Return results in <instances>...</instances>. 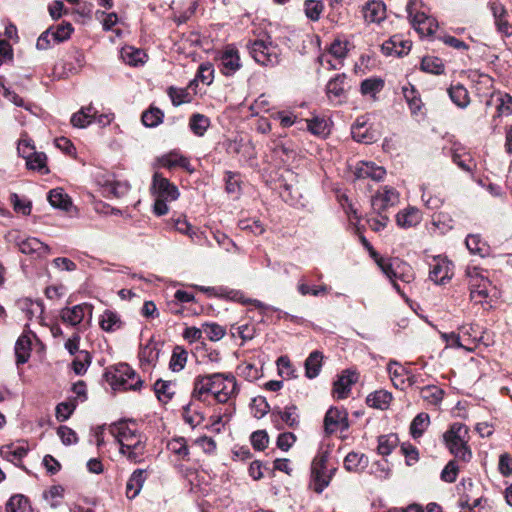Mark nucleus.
I'll use <instances>...</instances> for the list:
<instances>
[{
	"instance_id": "f257e3e1",
	"label": "nucleus",
	"mask_w": 512,
	"mask_h": 512,
	"mask_svg": "<svg viewBox=\"0 0 512 512\" xmlns=\"http://www.w3.org/2000/svg\"><path fill=\"white\" fill-rule=\"evenodd\" d=\"M212 394L218 403H227L238 394L236 378L232 373L198 375L193 382L192 399L204 401Z\"/></svg>"
},
{
	"instance_id": "f03ea898",
	"label": "nucleus",
	"mask_w": 512,
	"mask_h": 512,
	"mask_svg": "<svg viewBox=\"0 0 512 512\" xmlns=\"http://www.w3.org/2000/svg\"><path fill=\"white\" fill-rule=\"evenodd\" d=\"M109 432L120 445V453L132 463L142 461L146 451V438L126 421H119L109 426Z\"/></svg>"
},
{
	"instance_id": "7ed1b4c3",
	"label": "nucleus",
	"mask_w": 512,
	"mask_h": 512,
	"mask_svg": "<svg viewBox=\"0 0 512 512\" xmlns=\"http://www.w3.org/2000/svg\"><path fill=\"white\" fill-rule=\"evenodd\" d=\"M246 48L249 55L261 66L272 68L281 62L282 50L269 35L265 34L261 38L248 40Z\"/></svg>"
},
{
	"instance_id": "20e7f679",
	"label": "nucleus",
	"mask_w": 512,
	"mask_h": 512,
	"mask_svg": "<svg viewBox=\"0 0 512 512\" xmlns=\"http://www.w3.org/2000/svg\"><path fill=\"white\" fill-rule=\"evenodd\" d=\"M468 440L469 429L460 422L451 424L443 434V442L446 448L455 458L463 462H469L472 459V451L468 446Z\"/></svg>"
},
{
	"instance_id": "39448f33",
	"label": "nucleus",
	"mask_w": 512,
	"mask_h": 512,
	"mask_svg": "<svg viewBox=\"0 0 512 512\" xmlns=\"http://www.w3.org/2000/svg\"><path fill=\"white\" fill-rule=\"evenodd\" d=\"M377 265L382 272L390 279L393 283V287L399 294H403L400 285L396 280H401L405 283H410L414 279V274L411 266L402 261L401 259L395 258H379L377 259Z\"/></svg>"
},
{
	"instance_id": "423d86ee",
	"label": "nucleus",
	"mask_w": 512,
	"mask_h": 512,
	"mask_svg": "<svg viewBox=\"0 0 512 512\" xmlns=\"http://www.w3.org/2000/svg\"><path fill=\"white\" fill-rule=\"evenodd\" d=\"M106 375L114 389L137 390L143 383L136 372L126 363L117 364Z\"/></svg>"
},
{
	"instance_id": "0eeeda50",
	"label": "nucleus",
	"mask_w": 512,
	"mask_h": 512,
	"mask_svg": "<svg viewBox=\"0 0 512 512\" xmlns=\"http://www.w3.org/2000/svg\"><path fill=\"white\" fill-rule=\"evenodd\" d=\"M328 453H319L313 460L311 465V481L310 488L316 493L320 494L329 485L333 472V468L330 473H327Z\"/></svg>"
},
{
	"instance_id": "6e6552de",
	"label": "nucleus",
	"mask_w": 512,
	"mask_h": 512,
	"mask_svg": "<svg viewBox=\"0 0 512 512\" xmlns=\"http://www.w3.org/2000/svg\"><path fill=\"white\" fill-rule=\"evenodd\" d=\"M197 288L207 294L208 296H216L220 298H227L237 302H242L245 304H253L258 309L262 310L264 313L265 310L270 309V306L264 304L263 302L257 299H245L242 292L234 289H228L227 287L219 286V287H206V286H197Z\"/></svg>"
},
{
	"instance_id": "1a4fd4ad",
	"label": "nucleus",
	"mask_w": 512,
	"mask_h": 512,
	"mask_svg": "<svg viewBox=\"0 0 512 512\" xmlns=\"http://www.w3.org/2000/svg\"><path fill=\"white\" fill-rule=\"evenodd\" d=\"M150 190L157 198L170 201L176 200L180 195L178 188L158 172L153 175Z\"/></svg>"
},
{
	"instance_id": "9d476101",
	"label": "nucleus",
	"mask_w": 512,
	"mask_h": 512,
	"mask_svg": "<svg viewBox=\"0 0 512 512\" xmlns=\"http://www.w3.org/2000/svg\"><path fill=\"white\" fill-rule=\"evenodd\" d=\"M349 427L348 413L343 408L330 407L324 417V429L327 434L338 430L344 431Z\"/></svg>"
},
{
	"instance_id": "9b49d317",
	"label": "nucleus",
	"mask_w": 512,
	"mask_h": 512,
	"mask_svg": "<svg viewBox=\"0 0 512 512\" xmlns=\"http://www.w3.org/2000/svg\"><path fill=\"white\" fill-rule=\"evenodd\" d=\"M398 202L399 193L393 187L384 186L372 197L371 206L374 212L381 214Z\"/></svg>"
},
{
	"instance_id": "f8f14e48",
	"label": "nucleus",
	"mask_w": 512,
	"mask_h": 512,
	"mask_svg": "<svg viewBox=\"0 0 512 512\" xmlns=\"http://www.w3.org/2000/svg\"><path fill=\"white\" fill-rule=\"evenodd\" d=\"M15 244L21 253L31 255L34 258H42L50 253L49 246L35 237L18 236L15 239Z\"/></svg>"
},
{
	"instance_id": "ddd939ff",
	"label": "nucleus",
	"mask_w": 512,
	"mask_h": 512,
	"mask_svg": "<svg viewBox=\"0 0 512 512\" xmlns=\"http://www.w3.org/2000/svg\"><path fill=\"white\" fill-rule=\"evenodd\" d=\"M413 3L409 2L406 6L409 17L411 18L412 26L419 33L420 36H431L438 28L437 21L427 16L425 13H416L412 15Z\"/></svg>"
},
{
	"instance_id": "4468645a",
	"label": "nucleus",
	"mask_w": 512,
	"mask_h": 512,
	"mask_svg": "<svg viewBox=\"0 0 512 512\" xmlns=\"http://www.w3.org/2000/svg\"><path fill=\"white\" fill-rule=\"evenodd\" d=\"M86 314L90 317L92 315V306L87 303L64 307L59 312L61 321L72 327L78 326L83 321Z\"/></svg>"
},
{
	"instance_id": "2eb2a0df",
	"label": "nucleus",
	"mask_w": 512,
	"mask_h": 512,
	"mask_svg": "<svg viewBox=\"0 0 512 512\" xmlns=\"http://www.w3.org/2000/svg\"><path fill=\"white\" fill-rule=\"evenodd\" d=\"M242 67L238 50L227 46L220 56V71L223 75L233 76Z\"/></svg>"
},
{
	"instance_id": "dca6fc26",
	"label": "nucleus",
	"mask_w": 512,
	"mask_h": 512,
	"mask_svg": "<svg viewBox=\"0 0 512 512\" xmlns=\"http://www.w3.org/2000/svg\"><path fill=\"white\" fill-rule=\"evenodd\" d=\"M453 276V264L446 258L436 257L431 264L429 278L436 284H444Z\"/></svg>"
},
{
	"instance_id": "f3484780",
	"label": "nucleus",
	"mask_w": 512,
	"mask_h": 512,
	"mask_svg": "<svg viewBox=\"0 0 512 512\" xmlns=\"http://www.w3.org/2000/svg\"><path fill=\"white\" fill-rule=\"evenodd\" d=\"M472 274L470 271L468 272V275L470 276V298L475 303H482L489 295L488 293V286L490 285V281L480 276L477 268L473 269Z\"/></svg>"
},
{
	"instance_id": "a211bd4d",
	"label": "nucleus",
	"mask_w": 512,
	"mask_h": 512,
	"mask_svg": "<svg viewBox=\"0 0 512 512\" xmlns=\"http://www.w3.org/2000/svg\"><path fill=\"white\" fill-rule=\"evenodd\" d=\"M358 380V374L355 371L346 369L333 384V393L337 399H345L351 392V387Z\"/></svg>"
},
{
	"instance_id": "6ab92c4d",
	"label": "nucleus",
	"mask_w": 512,
	"mask_h": 512,
	"mask_svg": "<svg viewBox=\"0 0 512 512\" xmlns=\"http://www.w3.org/2000/svg\"><path fill=\"white\" fill-rule=\"evenodd\" d=\"M412 43L401 35H393L382 44V51L385 55H396L398 57L407 55L411 50Z\"/></svg>"
},
{
	"instance_id": "aec40b11",
	"label": "nucleus",
	"mask_w": 512,
	"mask_h": 512,
	"mask_svg": "<svg viewBox=\"0 0 512 512\" xmlns=\"http://www.w3.org/2000/svg\"><path fill=\"white\" fill-rule=\"evenodd\" d=\"M386 170L382 166H377L374 162H359L355 169V176L358 179L370 178L374 181L383 180Z\"/></svg>"
},
{
	"instance_id": "412c9836",
	"label": "nucleus",
	"mask_w": 512,
	"mask_h": 512,
	"mask_svg": "<svg viewBox=\"0 0 512 512\" xmlns=\"http://www.w3.org/2000/svg\"><path fill=\"white\" fill-rule=\"evenodd\" d=\"M362 12L367 23H380L386 18V5L383 1L371 0L364 5Z\"/></svg>"
},
{
	"instance_id": "4be33fe9",
	"label": "nucleus",
	"mask_w": 512,
	"mask_h": 512,
	"mask_svg": "<svg viewBox=\"0 0 512 512\" xmlns=\"http://www.w3.org/2000/svg\"><path fill=\"white\" fill-rule=\"evenodd\" d=\"M345 74H337L326 85V94L331 101L341 103L346 97Z\"/></svg>"
},
{
	"instance_id": "5701e85b",
	"label": "nucleus",
	"mask_w": 512,
	"mask_h": 512,
	"mask_svg": "<svg viewBox=\"0 0 512 512\" xmlns=\"http://www.w3.org/2000/svg\"><path fill=\"white\" fill-rule=\"evenodd\" d=\"M31 350L32 341L30 335L27 333L21 334L15 343L16 364L18 366L25 364L29 360Z\"/></svg>"
},
{
	"instance_id": "b1692460",
	"label": "nucleus",
	"mask_w": 512,
	"mask_h": 512,
	"mask_svg": "<svg viewBox=\"0 0 512 512\" xmlns=\"http://www.w3.org/2000/svg\"><path fill=\"white\" fill-rule=\"evenodd\" d=\"M146 471L144 469H136L129 477L126 483V496L134 499L141 491L146 480Z\"/></svg>"
},
{
	"instance_id": "393cba45",
	"label": "nucleus",
	"mask_w": 512,
	"mask_h": 512,
	"mask_svg": "<svg viewBox=\"0 0 512 512\" xmlns=\"http://www.w3.org/2000/svg\"><path fill=\"white\" fill-rule=\"evenodd\" d=\"M449 98L460 109H465L470 104V96L464 85L457 83L447 89Z\"/></svg>"
},
{
	"instance_id": "a878e982",
	"label": "nucleus",
	"mask_w": 512,
	"mask_h": 512,
	"mask_svg": "<svg viewBox=\"0 0 512 512\" xmlns=\"http://www.w3.org/2000/svg\"><path fill=\"white\" fill-rule=\"evenodd\" d=\"M422 220L421 212L414 207L400 211L396 215L398 226L402 228H411L418 225Z\"/></svg>"
},
{
	"instance_id": "bb28decb",
	"label": "nucleus",
	"mask_w": 512,
	"mask_h": 512,
	"mask_svg": "<svg viewBox=\"0 0 512 512\" xmlns=\"http://www.w3.org/2000/svg\"><path fill=\"white\" fill-rule=\"evenodd\" d=\"M97 111L91 105L81 108L71 117V124L77 128H86L96 119Z\"/></svg>"
},
{
	"instance_id": "cd10ccee",
	"label": "nucleus",
	"mask_w": 512,
	"mask_h": 512,
	"mask_svg": "<svg viewBox=\"0 0 512 512\" xmlns=\"http://www.w3.org/2000/svg\"><path fill=\"white\" fill-rule=\"evenodd\" d=\"M295 405L286 406L284 410L276 407L272 410V417H279L288 427L297 428L299 426V415Z\"/></svg>"
},
{
	"instance_id": "c85d7f7f",
	"label": "nucleus",
	"mask_w": 512,
	"mask_h": 512,
	"mask_svg": "<svg viewBox=\"0 0 512 512\" xmlns=\"http://www.w3.org/2000/svg\"><path fill=\"white\" fill-rule=\"evenodd\" d=\"M465 244L471 254L486 257L490 253L489 245L481 238L479 234H469L466 237Z\"/></svg>"
},
{
	"instance_id": "c756f323",
	"label": "nucleus",
	"mask_w": 512,
	"mask_h": 512,
	"mask_svg": "<svg viewBox=\"0 0 512 512\" xmlns=\"http://www.w3.org/2000/svg\"><path fill=\"white\" fill-rule=\"evenodd\" d=\"M392 401V394L386 390H378L370 393L366 398L369 407L386 410Z\"/></svg>"
},
{
	"instance_id": "7c9ffc66",
	"label": "nucleus",
	"mask_w": 512,
	"mask_h": 512,
	"mask_svg": "<svg viewBox=\"0 0 512 512\" xmlns=\"http://www.w3.org/2000/svg\"><path fill=\"white\" fill-rule=\"evenodd\" d=\"M121 57L125 63L135 67L143 65L147 60V54L142 49L132 46L124 47L121 51Z\"/></svg>"
},
{
	"instance_id": "2f4dec72",
	"label": "nucleus",
	"mask_w": 512,
	"mask_h": 512,
	"mask_svg": "<svg viewBox=\"0 0 512 512\" xmlns=\"http://www.w3.org/2000/svg\"><path fill=\"white\" fill-rule=\"evenodd\" d=\"M48 201L54 208L68 211L72 202L67 193L62 188L52 189L48 194Z\"/></svg>"
},
{
	"instance_id": "473e14b6",
	"label": "nucleus",
	"mask_w": 512,
	"mask_h": 512,
	"mask_svg": "<svg viewBox=\"0 0 512 512\" xmlns=\"http://www.w3.org/2000/svg\"><path fill=\"white\" fill-rule=\"evenodd\" d=\"M167 450L177 456L179 460H188L190 451L184 437H174L167 443Z\"/></svg>"
},
{
	"instance_id": "72a5a7b5",
	"label": "nucleus",
	"mask_w": 512,
	"mask_h": 512,
	"mask_svg": "<svg viewBox=\"0 0 512 512\" xmlns=\"http://www.w3.org/2000/svg\"><path fill=\"white\" fill-rule=\"evenodd\" d=\"M99 324L102 330L106 332H114L122 327L123 322L116 312L105 310L101 316Z\"/></svg>"
},
{
	"instance_id": "f704fd0d",
	"label": "nucleus",
	"mask_w": 512,
	"mask_h": 512,
	"mask_svg": "<svg viewBox=\"0 0 512 512\" xmlns=\"http://www.w3.org/2000/svg\"><path fill=\"white\" fill-rule=\"evenodd\" d=\"M323 355L319 351H313L305 360V374L309 379L317 377L322 367Z\"/></svg>"
},
{
	"instance_id": "c9c22d12",
	"label": "nucleus",
	"mask_w": 512,
	"mask_h": 512,
	"mask_svg": "<svg viewBox=\"0 0 512 512\" xmlns=\"http://www.w3.org/2000/svg\"><path fill=\"white\" fill-rule=\"evenodd\" d=\"M24 158L26 159L28 169L38 171L41 174H47L49 172L46 165L47 157L44 153L33 152L30 155L24 156Z\"/></svg>"
},
{
	"instance_id": "e433bc0d",
	"label": "nucleus",
	"mask_w": 512,
	"mask_h": 512,
	"mask_svg": "<svg viewBox=\"0 0 512 512\" xmlns=\"http://www.w3.org/2000/svg\"><path fill=\"white\" fill-rule=\"evenodd\" d=\"M402 93L409 105L411 112L416 114L418 111H420L422 107V101L416 88L411 84L405 85L402 87Z\"/></svg>"
},
{
	"instance_id": "4c0bfd02",
	"label": "nucleus",
	"mask_w": 512,
	"mask_h": 512,
	"mask_svg": "<svg viewBox=\"0 0 512 512\" xmlns=\"http://www.w3.org/2000/svg\"><path fill=\"white\" fill-rule=\"evenodd\" d=\"M387 370L394 386L403 389L408 371L396 361H390Z\"/></svg>"
},
{
	"instance_id": "58836bf2",
	"label": "nucleus",
	"mask_w": 512,
	"mask_h": 512,
	"mask_svg": "<svg viewBox=\"0 0 512 512\" xmlns=\"http://www.w3.org/2000/svg\"><path fill=\"white\" fill-rule=\"evenodd\" d=\"M368 465V458L364 454L350 452L344 459V467L348 471H359L366 468Z\"/></svg>"
},
{
	"instance_id": "ea45409f",
	"label": "nucleus",
	"mask_w": 512,
	"mask_h": 512,
	"mask_svg": "<svg viewBox=\"0 0 512 512\" xmlns=\"http://www.w3.org/2000/svg\"><path fill=\"white\" fill-rule=\"evenodd\" d=\"M210 126V119L200 113H195L190 117L189 127L191 131L198 137L205 134Z\"/></svg>"
},
{
	"instance_id": "a19ab883",
	"label": "nucleus",
	"mask_w": 512,
	"mask_h": 512,
	"mask_svg": "<svg viewBox=\"0 0 512 512\" xmlns=\"http://www.w3.org/2000/svg\"><path fill=\"white\" fill-rule=\"evenodd\" d=\"M48 30H52L51 38L53 40V44H59L68 40L74 29L71 23L64 22L57 26H52L48 28Z\"/></svg>"
},
{
	"instance_id": "79ce46f5",
	"label": "nucleus",
	"mask_w": 512,
	"mask_h": 512,
	"mask_svg": "<svg viewBox=\"0 0 512 512\" xmlns=\"http://www.w3.org/2000/svg\"><path fill=\"white\" fill-rule=\"evenodd\" d=\"M421 70L430 74L441 75L444 73L445 66L440 58L426 56L421 61Z\"/></svg>"
},
{
	"instance_id": "37998d69",
	"label": "nucleus",
	"mask_w": 512,
	"mask_h": 512,
	"mask_svg": "<svg viewBox=\"0 0 512 512\" xmlns=\"http://www.w3.org/2000/svg\"><path fill=\"white\" fill-rule=\"evenodd\" d=\"M430 423V417L427 413H419L410 424V433L414 439L421 437Z\"/></svg>"
},
{
	"instance_id": "c03bdc74",
	"label": "nucleus",
	"mask_w": 512,
	"mask_h": 512,
	"mask_svg": "<svg viewBox=\"0 0 512 512\" xmlns=\"http://www.w3.org/2000/svg\"><path fill=\"white\" fill-rule=\"evenodd\" d=\"M173 384L170 381H164L162 379H158L154 383V391L159 401L163 403H167L172 399L174 395V391L172 388Z\"/></svg>"
},
{
	"instance_id": "a18cd8bd",
	"label": "nucleus",
	"mask_w": 512,
	"mask_h": 512,
	"mask_svg": "<svg viewBox=\"0 0 512 512\" xmlns=\"http://www.w3.org/2000/svg\"><path fill=\"white\" fill-rule=\"evenodd\" d=\"M352 138L360 143H372L374 139V134L369 131V129L364 124H359V118L356 123L351 128Z\"/></svg>"
},
{
	"instance_id": "49530a36",
	"label": "nucleus",
	"mask_w": 512,
	"mask_h": 512,
	"mask_svg": "<svg viewBox=\"0 0 512 512\" xmlns=\"http://www.w3.org/2000/svg\"><path fill=\"white\" fill-rule=\"evenodd\" d=\"M420 394L425 401L437 405L443 400L444 391L436 385H426L420 389Z\"/></svg>"
},
{
	"instance_id": "de8ad7c7",
	"label": "nucleus",
	"mask_w": 512,
	"mask_h": 512,
	"mask_svg": "<svg viewBox=\"0 0 512 512\" xmlns=\"http://www.w3.org/2000/svg\"><path fill=\"white\" fill-rule=\"evenodd\" d=\"M452 161L455 163L461 170L473 175L474 170L476 168V163L472 159V157L467 153H459L458 151H454L452 154Z\"/></svg>"
},
{
	"instance_id": "09e8293b",
	"label": "nucleus",
	"mask_w": 512,
	"mask_h": 512,
	"mask_svg": "<svg viewBox=\"0 0 512 512\" xmlns=\"http://www.w3.org/2000/svg\"><path fill=\"white\" fill-rule=\"evenodd\" d=\"M188 353L181 346H176L173 349L172 356L169 362V367L173 372L181 371L187 362Z\"/></svg>"
},
{
	"instance_id": "8fccbe9b",
	"label": "nucleus",
	"mask_w": 512,
	"mask_h": 512,
	"mask_svg": "<svg viewBox=\"0 0 512 512\" xmlns=\"http://www.w3.org/2000/svg\"><path fill=\"white\" fill-rule=\"evenodd\" d=\"M329 288L328 286L326 285H320V286H313V287H310L308 284H307V281H306V278L305 277H301L298 281V284H297V291L302 295V296H306V295H312V296H320V295H323V294H326L328 292Z\"/></svg>"
},
{
	"instance_id": "3c124183",
	"label": "nucleus",
	"mask_w": 512,
	"mask_h": 512,
	"mask_svg": "<svg viewBox=\"0 0 512 512\" xmlns=\"http://www.w3.org/2000/svg\"><path fill=\"white\" fill-rule=\"evenodd\" d=\"M324 10V4L321 0H306L304 2V12L311 21H318Z\"/></svg>"
},
{
	"instance_id": "603ef678",
	"label": "nucleus",
	"mask_w": 512,
	"mask_h": 512,
	"mask_svg": "<svg viewBox=\"0 0 512 512\" xmlns=\"http://www.w3.org/2000/svg\"><path fill=\"white\" fill-rule=\"evenodd\" d=\"M91 363V355L86 350L79 351L78 355L72 362V368L75 374L83 375L87 371Z\"/></svg>"
},
{
	"instance_id": "864d4df0",
	"label": "nucleus",
	"mask_w": 512,
	"mask_h": 512,
	"mask_svg": "<svg viewBox=\"0 0 512 512\" xmlns=\"http://www.w3.org/2000/svg\"><path fill=\"white\" fill-rule=\"evenodd\" d=\"M159 356V350L152 342L147 343L141 347L139 351V359L142 364L151 365L154 364Z\"/></svg>"
},
{
	"instance_id": "5fc2aeb1",
	"label": "nucleus",
	"mask_w": 512,
	"mask_h": 512,
	"mask_svg": "<svg viewBox=\"0 0 512 512\" xmlns=\"http://www.w3.org/2000/svg\"><path fill=\"white\" fill-rule=\"evenodd\" d=\"M164 114L159 108H150L142 114V123L146 127H156L163 121Z\"/></svg>"
},
{
	"instance_id": "6e6d98bb",
	"label": "nucleus",
	"mask_w": 512,
	"mask_h": 512,
	"mask_svg": "<svg viewBox=\"0 0 512 512\" xmlns=\"http://www.w3.org/2000/svg\"><path fill=\"white\" fill-rule=\"evenodd\" d=\"M397 436L394 434L382 435L378 439V453L387 456L397 446Z\"/></svg>"
},
{
	"instance_id": "4d7b16f0",
	"label": "nucleus",
	"mask_w": 512,
	"mask_h": 512,
	"mask_svg": "<svg viewBox=\"0 0 512 512\" xmlns=\"http://www.w3.org/2000/svg\"><path fill=\"white\" fill-rule=\"evenodd\" d=\"M167 93L174 106H179L191 101V95L186 88H176L171 86L168 88Z\"/></svg>"
},
{
	"instance_id": "13d9d810",
	"label": "nucleus",
	"mask_w": 512,
	"mask_h": 512,
	"mask_svg": "<svg viewBox=\"0 0 512 512\" xmlns=\"http://www.w3.org/2000/svg\"><path fill=\"white\" fill-rule=\"evenodd\" d=\"M384 87V82L381 79H365L362 81L360 89L363 95H370L374 97Z\"/></svg>"
},
{
	"instance_id": "bf43d9fd",
	"label": "nucleus",
	"mask_w": 512,
	"mask_h": 512,
	"mask_svg": "<svg viewBox=\"0 0 512 512\" xmlns=\"http://www.w3.org/2000/svg\"><path fill=\"white\" fill-rule=\"evenodd\" d=\"M459 473V466L456 460H450L442 469L440 478L443 482L454 483Z\"/></svg>"
},
{
	"instance_id": "052dcab7",
	"label": "nucleus",
	"mask_w": 512,
	"mask_h": 512,
	"mask_svg": "<svg viewBox=\"0 0 512 512\" xmlns=\"http://www.w3.org/2000/svg\"><path fill=\"white\" fill-rule=\"evenodd\" d=\"M76 409V403L73 401L61 402L56 406L55 415L59 422H64L70 418Z\"/></svg>"
},
{
	"instance_id": "680f3d73",
	"label": "nucleus",
	"mask_w": 512,
	"mask_h": 512,
	"mask_svg": "<svg viewBox=\"0 0 512 512\" xmlns=\"http://www.w3.org/2000/svg\"><path fill=\"white\" fill-rule=\"evenodd\" d=\"M251 409L254 417L262 418L270 411V406L265 397L258 396L252 399Z\"/></svg>"
},
{
	"instance_id": "e2e57ef3",
	"label": "nucleus",
	"mask_w": 512,
	"mask_h": 512,
	"mask_svg": "<svg viewBox=\"0 0 512 512\" xmlns=\"http://www.w3.org/2000/svg\"><path fill=\"white\" fill-rule=\"evenodd\" d=\"M214 79V68L209 62L202 63L197 71L196 80H200L206 85H210Z\"/></svg>"
},
{
	"instance_id": "0e129e2a",
	"label": "nucleus",
	"mask_w": 512,
	"mask_h": 512,
	"mask_svg": "<svg viewBox=\"0 0 512 512\" xmlns=\"http://www.w3.org/2000/svg\"><path fill=\"white\" fill-rule=\"evenodd\" d=\"M202 328L203 333L211 341H218L225 335V329L216 323H205Z\"/></svg>"
},
{
	"instance_id": "69168bd1",
	"label": "nucleus",
	"mask_w": 512,
	"mask_h": 512,
	"mask_svg": "<svg viewBox=\"0 0 512 512\" xmlns=\"http://www.w3.org/2000/svg\"><path fill=\"white\" fill-rule=\"evenodd\" d=\"M28 503V499L23 495H13L6 503V512H23Z\"/></svg>"
},
{
	"instance_id": "338daca9",
	"label": "nucleus",
	"mask_w": 512,
	"mask_h": 512,
	"mask_svg": "<svg viewBox=\"0 0 512 512\" xmlns=\"http://www.w3.org/2000/svg\"><path fill=\"white\" fill-rule=\"evenodd\" d=\"M307 129L313 135L324 136L328 133L327 123L324 119L315 117L311 120L306 121Z\"/></svg>"
},
{
	"instance_id": "774afa93",
	"label": "nucleus",
	"mask_w": 512,
	"mask_h": 512,
	"mask_svg": "<svg viewBox=\"0 0 512 512\" xmlns=\"http://www.w3.org/2000/svg\"><path fill=\"white\" fill-rule=\"evenodd\" d=\"M251 444L258 451L264 450L269 443V436L264 430H257L251 434Z\"/></svg>"
}]
</instances>
